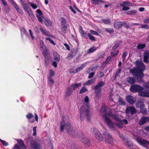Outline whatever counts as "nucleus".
Segmentation results:
<instances>
[{"mask_svg": "<svg viewBox=\"0 0 149 149\" xmlns=\"http://www.w3.org/2000/svg\"><path fill=\"white\" fill-rule=\"evenodd\" d=\"M74 91L71 88V87L69 86L67 89L66 92V96L67 97L71 95Z\"/></svg>", "mask_w": 149, "mask_h": 149, "instance_id": "19", "label": "nucleus"}, {"mask_svg": "<svg viewBox=\"0 0 149 149\" xmlns=\"http://www.w3.org/2000/svg\"><path fill=\"white\" fill-rule=\"evenodd\" d=\"M76 50H73L71 51L69 54L68 56L69 57H72L74 56L76 54Z\"/></svg>", "mask_w": 149, "mask_h": 149, "instance_id": "26", "label": "nucleus"}, {"mask_svg": "<svg viewBox=\"0 0 149 149\" xmlns=\"http://www.w3.org/2000/svg\"><path fill=\"white\" fill-rule=\"evenodd\" d=\"M148 59H149V50L145 52L144 54V61L146 63L148 62Z\"/></svg>", "mask_w": 149, "mask_h": 149, "instance_id": "15", "label": "nucleus"}, {"mask_svg": "<svg viewBox=\"0 0 149 149\" xmlns=\"http://www.w3.org/2000/svg\"><path fill=\"white\" fill-rule=\"evenodd\" d=\"M104 138H105V141L108 143H111L113 141V138L111 135L107 132H105L103 133Z\"/></svg>", "mask_w": 149, "mask_h": 149, "instance_id": "5", "label": "nucleus"}, {"mask_svg": "<svg viewBox=\"0 0 149 149\" xmlns=\"http://www.w3.org/2000/svg\"><path fill=\"white\" fill-rule=\"evenodd\" d=\"M81 83H79L78 84H74L71 85L70 87H71V88L72 89L73 91L75 90V89L77 88L78 87H79L81 85Z\"/></svg>", "mask_w": 149, "mask_h": 149, "instance_id": "18", "label": "nucleus"}, {"mask_svg": "<svg viewBox=\"0 0 149 149\" xmlns=\"http://www.w3.org/2000/svg\"><path fill=\"white\" fill-rule=\"evenodd\" d=\"M116 126L120 128H122L123 127V123H120V122H118L116 123Z\"/></svg>", "mask_w": 149, "mask_h": 149, "instance_id": "42", "label": "nucleus"}, {"mask_svg": "<svg viewBox=\"0 0 149 149\" xmlns=\"http://www.w3.org/2000/svg\"><path fill=\"white\" fill-rule=\"evenodd\" d=\"M136 11L134 10L128 11L127 12V14L129 15H134L136 14Z\"/></svg>", "mask_w": 149, "mask_h": 149, "instance_id": "35", "label": "nucleus"}, {"mask_svg": "<svg viewBox=\"0 0 149 149\" xmlns=\"http://www.w3.org/2000/svg\"><path fill=\"white\" fill-rule=\"evenodd\" d=\"M54 59L58 62L60 61V56L56 52H54Z\"/></svg>", "mask_w": 149, "mask_h": 149, "instance_id": "23", "label": "nucleus"}, {"mask_svg": "<svg viewBox=\"0 0 149 149\" xmlns=\"http://www.w3.org/2000/svg\"><path fill=\"white\" fill-rule=\"evenodd\" d=\"M139 95L141 96L149 97V90H147L146 91H143V90H141L139 92Z\"/></svg>", "mask_w": 149, "mask_h": 149, "instance_id": "12", "label": "nucleus"}, {"mask_svg": "<svg viewBox=\"0 0 149 149\" xmlns=\"http://www.w3.org/2000/svg\"><path fill=\"white\" fill-rule=\"evenodd\" d=\"M118 102L120 104L123 105H125V102L120 97L118 99Z\"/></svg>", "mask_w": 149, "mask_h": 149, "instance_id": "49", "label": "nucleus"}, {"mask_svg": "<svg viewBox=\"0 0 149 149\" xmlns=\"http://www.w3.org/2000/svg\"><path fill=\"white\" fill-rule=\"evenodd\" d=\"M132 3L128 1H123L120 4V5L121 7L125 6L126 5L128 6H130L131 5Z\"/></svg>", "mask_w": 149, "mask_h": 149, "instance_id": "21", "label": "nucleus"}, {"mask_svg": "<svg viewBox=\"0 0 149 149\" xmlns=\"http://www.w3.org/2000/svg\"><path fill=\"white\" fill-rule=\"evenodd\" d=\"M33 117V115L32 113H28L26 115V117L29 120L31 119Z\"/></svg>", "mask_w": 149, "mask_h": 149, "instance_id": "47", "label": "nucleus"}, {"mask_svg": "<svg viewBox=\"0 0 149 149\" xmlns=\"http://www.w3.org/2000/svg\"><path fill=\"white\" fill-rule=\"evenodd\" d=\"M29 3L33 9H35L37 8L38 6L37 5L30 2H29Z\"/></svg>", "mask_w": 149, "mask_h": 149, "instance_id": "38", "label": "nucleus"}, {"mask_svg": "<svg viewBox=\"0 0 149 149\" xmlns=\"http://www.w3.org/2000/svg\"><path fill=\"white\" fill-rule=\"evenodd\" d=\"M88 90L87 88L85 87H82L79 93H84L85 92H86L88 91Z\"/></svg>", "mask_w": 149, "mask_h": 149, "instance_id": "34", "label": "nucleus"}, {"mask_svg": "<svg viewBox=\"0 0 149 149\" xmlns=\"http://www.w3.org/2000/svg\"><path fill=\"white\" fill-rule=\"evenodd\" d=\"M136 141L141 145L143 146L149 145V142L147 140L143 139L141 137H138L136 139Z\"/></svg>", "mask_w": 149, "mask_h": 149, "instance_id": "6", "label": "nucleus"}, {"mask_svg": "<svg viewBox=\"0 0 149 149\" xmlns=\"http://www.w3.org/2000/svg\"><path fill=\"white\" fill-rule=\"evenodd\" d=\"M40 44L41 45V48H43L44 47H45L43 42L41 40L40 41Z\"/></svg>", "mask_w": 149, "mask_h": 149, "instance_id": "62", "label": "nucleus"}, {"mask_svg": "<svg viewBox=\"0 0 149 149\" xmlns=\"http://www.w3.org/2000/svg\"><path fill=\"white\" fill-rule=\"evenodd\" d=\"M119 122L120 123H123V124H127L128 123V121L125 119H124L123 120H120Z\"/></svg>", "mask_w": 149, "mask_h": 149, "instance_id": "48", "label": "nucleus"}, {"mask_svg": "<svg viewBox=\"0 0 149 149\" xmlns=\"http://www.w3.org/2000/svg\"><path fill=\"white\" fill-rule=\"evenodd\" d=\"M21 33L22 35L26 33V31L25 29L23 28H22L20 29Z\"/></svg>", "mask_w": 149, "mask_h": 149, "instance_id": "59", "label": "nucleus"}, {"mask_svg": "<svg viewBox=\"0 0 149 149\" xmlns=\"http://www.w3.org/2000/svg\"><path fill=\"white\" fill-rule=\"evenodd\" d=\"M104 83L102 81H100L93 88V89L96 91H100L101 88L104 86Z\"/></svg>", "mask_w": 149, "mask_h": 149, "instance_id": "10", "label": "nucleus"}, {"mask_svg": "<svg viewBox=\"0 0 149 149\" xmlns=\"http://www.w3.org/2000/svg\"><path fill=\"white\" fill-rule=\"evenodd\" d=\"M12 4H13V5L15 6V8L17 10V11L19 12V7L17 6L16 4H15V6L14 5V4H15L13 0H8Z\"/></svg>", "mask_w": 149, "mask_h": 149, "instance_id": "33", "label": "nucleus"}, {"mask_svg": "<svg viewBox=\"0 0 149 149\" xmlns=\"http://www.w3.org/2000/svg\"><path fill=\"white\" fill-rule=\"evenodd\" d=\"M125 111L127 113H130L132 114H133L136 112V109L132 106L128 107L126 108Z\"/></svg>", "mask_w": 149, "mask_h": 149, "instance_id": "11", "label": "nucleus"}, {"mask_svg": "<svg viewBox=\"0 0 149 149\" xmlns=\"http://www.w3.org/2000/svg\"><path fill=\"white\" fill-rule=\"evenodd\" d=\"M108 110L109 111L107 113H105L103 116L104 122L109 127L113 128L114 127V125L115 124H113L112 121L110 118L111 115V111L109 109Z\"/></svg>", "mask_w": 149, "mask_h": 149, "instance_id": "4", "label": "nucleus"}, {"mask_svg": "<svg viewBox=\"0 0 149 149\" xmlns=\"http://www.w3.org/2000/svg\"><path fill=\"white\" fill-rule=\"evenodd\" d=\"M86 63H85L81 64L79 67L77 68L78 72H79L83 68H84L86 65Z\"/></svg>", "mask_w": 149, "mask_h": 149, "instance_id": "25", "label": "nucleus"}, {"mask_svg": "<svg viewBox=\"0 0 149 149\" xmlns=\"http://www.w3.org/2000/svg\"><path fill=\"white\" fill-rule=\"evenodd\" d=\"M95 138L97 140L100 141L103 140L104 136L103 135L102 136L99 131L95 132Z\"/></svg>", "mask_w": 149, "mask_h": 149, "instance_id": "13", "label": "nucleus"}, {"mask_svg": "<svg viewBox=\"0 0 149 149\" xmlns=\"http://www.w3.org/2000/svg\"><path fill=\"white\" fill-rule=\"evenodd\" d=\"M29 34L30 35L31 39L32 40H33L34 39V37L33 35V32L31 30L29 29Z\"/></svg>", "mask_w": 149, "mask_h": 149, "instance_id": "43", "label": "nucleus"}, {"mask_svg": "<svg viewBox=\"0 0 149 149\" xmlns=\"http://www.w3.org/2000/svg\"><path fill=\"white\" fill-rule=\"evenodd\" d=\"M45 23L47 26H51L52 24V22L49 19H46Z\"/></svg>", "mask_w": 149, "mask_h": 149, "instance_id": "28", "label": "nucleus"}, {"mask_svg": "<svg viewBox=\"0 0 149 149\" xmlns=\"http://www.w3.org/2000/svg\"><path fill=\"white\" fill-rule=\"evenodd\" d=\"M119 53L118 51H116L113 52H112L111 53V56L112 57H113L114 56L117 55Z\"/></svg>", "mask_w": 149, "mask_h": 149, "instance_id": "46", "label": "nucleus"}, {"mask_svg": "<svg viewBox=\"0 0 149 149\" xmlns=\"http://www.w3.org/2000/svg\"><path fill=\"white\" fill-rule=\"evenodd\" d=\"M144 104L143 102L140 101H138L136 104V107L139 108L143 113H145L146 112V109L144 108Z\"/></svg>", "mask_w": 149, "mask_h": 149, "instance_id": "8", "label": "nucleus"}, {"mask_svg": "<svg viewBox=\"0 0 149 149\" xmlns=\"http://www.w3.org/2000/svg\"><path fill=\"white\" fill-rule=\"evenodd\" d=\"M67 24V22L64 18H62L61 19V25Z\"/></svg>", "mask_w": 149, "mask_h": 149, "instance_id": "39", "label": "nucleus"}, {"mask_svg": "<svg viewBox=\"0 0 149 149\" xmlns=\"http://www.w3.org/2000/svg\"><path fill=\"white\" fill-rule=\"evenodd\" d=\"M124 24V22H116L114 24L115 28L116 29L121 28Z\"/></svg>", "mask_w": 149, "mask_h": 149, "instance_id": "14", "label": "nucleus"}, {"mask_svg": "<svg viewBox=\"0 0 149 149\" xmlns=\"http://www.w3.org/2000/svg\"><path fill=\"white\" fill-rule=\"evenodd\" d=\"M123 8H122V10L123 11H127L129 10L130 9L129 7L127 6H123Z\"/></svg>", "mask_w": 149, "mask_h": 149, "instance_id": "60", "label": "nucleus"}, {"mask_svg": "<svg viewBox=\"0 0 149 149\" xmlns=\"http://www.w3.org/2000/svg\"><path fill=\"white\" fill-rule=\"evenodd\" d=\"M92 3L94 4L99 3L100 2H102L103 1L101 0H91Z\"/></svg>", "mask_w": 149, "mask_h": 149, "instance_id": "40", "label": "nucleus"}, {"mask_svg": "<svg viewBox=\"0 0 149 149\" xmlns=\"http://www.w3.org/2000/svg\"><path fill=\"white\" fill-rule=\"evenodd\" d=\"M89 100L88 96H85L83 102L84 104L80 108V118L81 120H83L86 116L88 117L89 116Z\"/></svg>", "mask_w": 149, "mask_h": 149, "instance_id": "3", "label": "nucleus"}, {"mask_svg": "<svg viewBox=\"0 0 149 149\" xmlns=\"http://www.w3.org/2000/svg\"><path fill=\"white\" fill-rule=\"evenodd\" d=\"M82 141L85 144H86L89 143L90 142V141L88 139L85 138L83 139Z\"/></svg>", "mask_w": 149, "mask_h": 149, "instance_id": "54", "label": "nucleus"}, {"mask_svg": "<svg viewBox=\"0 0 149 149\" xmlns=\"http://www.w3.org/2000/svg\"><path fill=\"white\" fill-rule=\"evenodd\" d=\"M119 45V43H117L115 44L114 46L112 48L113 50H115L116 49Z\"/></svg>", "mask_w": 149, "mask_h": 149, "instance_id": "58", "label": "nucleus"}, {"mask_svg": "<svg viewBox=\"0 0 149 149\" xmlns=\"http://www.w3.org/2000/svg\"><path fill=\"white\" fill-rule=\"evenodd\" d=\"M102 21L105 24H108L110 23V19H103Z\"/></svg>", "mask_w": 149, "mask_h": 149, "instance_id": "44", "label": "nucleus"}, {"mask_svg": "<svg viewBox=\"0 0 149 149\" xmlns=\"http://www.w3.org/2000/svg\"><path fill=\"white\" fill-rule=\"evenodd\" d=\"M24 8L26 12L30 17H33L34 15L31 10L28 9L26 7L24 6Z\"/></svg>", "mask_w": 149, "mask_h": 149, "instance_id": "16", "label": "nucleus"}, {"mask_svg": "<svg viewBox=\"0 0 149 149\" xmlns=\"http://www.w3.org/2000/svg\"><path fill=\"white\" fill-rule=\"evenodd\" d=\"M126 145L127 146L130 148V149H136L134 148H132L133 146V144L131 142L127 141L126 142Z\"/></svg>", "mask_w": 149, "mask_h": 149, "instance_id": "29", "label": "nucleus"}, {"mask_svg": "<svg viewBox=\"0 0 149 149\" xmlns=\"http://www.w3.org/2000/svg\"><path fill=\"white\" fill-rule=\"evenodd\" d=\"M149 118L147 117H143L139 121V124L140 125H142L145 123L146 121L148 122V119Z\"/></svg>", "mask_w": 149, "mask_h": 149, "instance_id": "17", "label": "nucleus"}, {"mask_svg": "<svg viewBox=\"0 0 149 149\" xmlns=\"http://www.w3.org/2000/svg\"><path fill=\"white\" fill-rule=\"evenodd\" d=\"M36 16L38 18L39 21L42 22V16H39L36 15Z\"/></svg>", "mask_w": 149, "mask_h": 149, "instance_id": "61", "label": "nucleus"}, {"mask_svg": "<svg viewBox=\"0 0 149 149\" xmlns=\"http://www.w3.org/2000/svg\"><path fill=\"white\" fill-rule=\"evenodd\" d=\"M49 81L52 84H53L54 83V80L52 78V77H49Z\"/></svg>", "mask_w": 149, "mask_h": 149, "instance_id": "64", "label": "nucleus"}, {"mask_svg": "<svg viewBox=\"0 0 149 149\" xmlns=\"http://www.w3.org/2000/svg\"><path fill=\"white\" fill-rule=\"evenodd\" d=\"M0 142H1L2 144L4 146H7L8 145V143L7 142L1 139H0Z\"/></svg>", "mask_w": 149, "mask_h": 149, "instance_id": "41", "label": "nucleus"}, {"mask_svg": "<svg viewBox=\"0 0 149 149\" xmlns=\"http://www.w3.org/2000/svg\"><path fill=\"white\" fill-rule=\"evenodd\" d=\"M45 39L47 40H49V42H50L51 43H52V44L54 45H56V44L52 40L50 39V38H45Z\"/></svg>", "mask_w": 149, "mask_h": 149, "instance_id": "53", "label": "nucleus"}, {"mask_svg": "<svg viewBox=\"0 0 149 149\" xmlns=\"http://www.w3.org/2000/svg\"><path fill=\"white\" fill-rule=\"evenodd\" d=\"M65 129L66 132L70 135L73 136L74 137H77L78 136L79 132L77 130H74L73 127L71 125V124L69 122H65L63 120L61 123L60 125V131H63Z\"/></svg>", "mask_w": 149, "mask_h": 149, "instance_id": "2", "label": "nucleus"}, {"mask_svg": "<svg viewBox=\"0 0 149 149\" xmlns=\"http://www.w3.org/2000/svg\"><path fill=\"white\" fill-rule=\"evenodd\" d=\"M79 31L81 35L83 36H85V35L86 34V33L83 31L82 28L81 27L79 28Z\"/></svg>", "mask_w": 149, "mask_h": 149, "instance_id": "30", "label": "nucleus"}, {"mask_svg": "<svg viewBox=\"0 0 149 149\" xmlns=\"http://www.w3.org/2000/svg\"><path fill=\"white\" fill-rule=\"evenodd\" d=\"M54 75V72L52 70H50L49 72V77H52Z\"/></svg>", "mask_w": 149, "mask_h": 149, "instance_id": "55", "label": "nucleus"}, {"mask_svg": "<svg viewBox=\"0 0 149 149\" xmlns=\"http://www.w3.org/2000/svg\"><path fill=\"white\" fill-rule=\"evenodd\" d=\"M130 90L133 92L137 91H139V92L140 91L143 90V88L142 87L138 85H134L131 86Z\"/></svg>", "mask_w": 149, "mask_h": 149, "instance_id": "7", "label": "nucleus"}, {"mask_svg": "<svg viewBox=\"0 0 149 149\" xmlns=\"http://www.w3.org/2000/svg\"><path fill=\"white\" fill-rule=\"evenodd\" d=\"M33 135L34 136H35L36 135V134H37L36 132V126L34 127L33 128Z\"/></svg>", "mask_w": 149, "mask_h": 149, "instance_id": "56", "label": "nucleus"}, {"mask_svg": "<svg viewBox=\"0 0 149 149\" xmlns=\"http://www.w3.org/2000/svg\"><path fill=\"white\" fill-rule=\"evenodd\" d=\"M126 101L128 102L130 104H134L136 101V98L131 95H129L126 98Z\"/></svg>", "mask_w": 149, "mask_h": 149, "instance_id": "9", "label": "nucleus"}, {"mask_svg": "<svg viewBox=\"0 0 149 149\" xmlns=\"http://www.w3.org/2000/svg\"><path fill=\"white\" fill-rule=\"evenodd\" d=\"M69 72L70 73H76L78 72L77 68H72L70 69Z\"/></svg>", "mask_w": 149, "mask_h": 149, "instance_id": "27", "label": "nucleus"}, {"mask_svg": "<svg viewBox=\"0 0 149 149\" xmlns=\"http://www.w3.org/2000/svg\"><path fill=\"white\" fill-rule=\"evenodd\" d=\"M36 11L38 13L36 15H38L39 16H42V12L40 9L37 10Z\"/></svg>", "mask_w": 149, "mask_h": 149, "instance_id": "50", "label": "nucleus"}, {"mask_svg": "<svg viewBox=\"0 0 149 149\" xmlns=\"http://www.w3.org/2000/svg\"><path fill=\"white\" fill-rule=\"evenodd\" d=\"M96 49V48L94 47H93L91 48L89 50L88 52L91 53L93 52Z\"/></svg>", "mask_w": 149, "mask_h": 149, "instance_id": "52", "label": "nucleus"}, {"mask_svg": "<svg viewBox=\"0 0 149 149\" xmlns=\"http://www.w3.org/2000/svg\"><path fill=\"white\" fill-rule=\"evenodd\" d=\"M18 143L16 144L12 149H19V139L17 140Z\"/></svg>", "mask_w": 149, "mask_h": 149, "instance_id": "51", "label": "nucleus"}, {"mask_svg": "<svg viewBox=\"0 0 149 149\" xmlns=\"http://www.w3.org/2000/svg\"><path fill=\"white\" fill-rule=\"evenodd\" d=\"M94 74L95 73L94 72H93L91 73L90 74H89L88 76V78L90 79L93 78L94 75Z\"/></svg>", "mask_w": 149, "mask_h": 149, "instance_id": "63", "label": "nucleus"}, {"mask_svg": "<svg viewBox=\"0 0 149 149\" xmlns=\"http://www.w3.org/2000/svg\"><path fill=\"white\" fill-rule=\"evenodd\" d=\"M100 91H95V96L96 98H98L100 97Z\"/></svg>", "mask_w": 149, "mask_h": 149, "instance_id": "37", "label": "nucleus"}, {"mask_svg": "<svg viewBox=\"0 0 149 149\" xmlns=\"http://www.w3.org/2000/svg\"><path fill=\"white\" fill-rule=\"evenodd\" d=\"M95 80V78H93L88 80L87 82L85 83L84 84V86H87L90 84H93Z\"/></svg>", "mask_w": 149, "mask_h": 149, "instance_id": "22", "label": "nucleus"}, {"mask_svg": "<svg viewBox=\"0 0 149 149\" xmlns=\"http://www.w3.org/2000/svg\"><path fill=\"white\" fill-rule=\"evenodd\" d=\"M88 36L89 38V39L92 41H95V38L92 36L91 33H88Z\"/></svg>", "mask_w": 149, "mask_h": 149, "instance_id": "36", "label": "nucleus"}, {"mask_svg": "<svg viewBox=\"0 0 149 149\" xmlns=\"http://www.w3.org/2000/svg\"><path fill=\"white\" fill-rule=\"evenodd\" d=\"M135 64L136 66L133 69H130V72L133 75L141 78L144 76L142 72L145 69L144 65L141 62L138 61H136Z\"/></svg>", "mask_w": 149, "mask_h": 149, "instance_id": "1", "label": "nucleus"}, {"mask_svg": "<svg viewBox=\"0 0 149 149\" xmlns=\"http://www.w3.org/2000/svg\"><path fill=\"white\" fill-rule=\"evenodd\" d=\"M127 79L128 82L131 84H134L135 81V80L134 78L130 77H128Z\"/></svg>", "mask_w": 149, "mask_h": 149, "instance_id": "24", "label": "nucleus"}, {"mask_svg": "<svg viewBox=\"0 0 149 149\" xmlns=\"http://www.w3.org/2000/svg\"><path fill=\"white\" fill-rule=\"evenodd\" d=\"M111 117L115 121H116L118 122H119L120 119L119 118V116L117 114H116L113 115L111 113Z\"/></svg>", "mask_w": 149, "mask_h": 149, "instance_id": "20", "label": "nucleus"}, {"mask_svg": "<svg viewBox=\"0 0 149 149\" xmlns=\"http://www.w3.org/2000/svg\"><path fill=\"white\" fill-rule=\"evenodd\" d=\"M19 145L21 146L23 149H26V147L24 144L22 140H19Z\"/></svg>", "mask_w": 149, "mask_h": 149, "instance_id": "32", "label": "nucleus"}, {"mask_svg": "<svg viewBox=\"0 0 149 149\" xmlns=\"http://www.w3.org/2000/svg\"><path fill=\"white\" fill-rule=\"evenodd\" d=\"M146 47L145 44H139L137 46V48L138 49H142Z\"/></svg>", "mask_w": 149, "mask_h": 149, "instance_id": "31", "label": "nucleus"}, {"mask_svg": "<svg viewBox=\"0 0 149 149\" xmlns=\"http://www.w3.org/2000/svg\"><path fill=\"white\" fill-rule=\"evenodd\" d=\"M62 31H65L67 28V24H65L63 25H61Z\"/></svg>", "mask_w": 149, "mask_h": 149, "instance_id": "45", "label": "nucleus"}, {"mask_svg": "<svg viewBox=\"0 0 149 149\" xmlns=\"http://www.w3.org/2000/svg\"><path fill=\"white\" fill-rule=\"evenodd\" d=\"M90 31L91 33L93 35H95L97 36L98 35V33L94 30H90Z\"/></svg>", "mask_w": 149, "mask_h": 149, "instance_id": "57", "label": "nucleus"}]
</instances>
